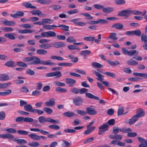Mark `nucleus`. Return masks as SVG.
<instances>
[{
  "label": "nucleus",
  "mask_w": 147,
  "mask_h": 147,
  "mask_svg": "<svg viewBox=\"0 0 147 147\" xmlns=\"http://www.w3.org/2000/svg\"><path fill=\"white\" fill-rule=\"evenodd\" d=\"M115 123V120L114 119H111L109 120L107 122H106L102 124L101 126L99 127L98 134L101 135L104 132L107 131L109 129V125H114Z\"/></svg>",
  "instance_id": "1"
},
{
  "label": "nucleus",
  "mask_w": 147,
  "mask_h": 147,
  "mask_svg": "<svg viewBox=\"0 0 147 147\" xmlns=\"http://www.w3.org/2000/svg\"><path fill=\"white\" fill-rule=\"evenodd\" d=\"M88 91V89L85 88H83L81 89H79V93L81 94L85 93L86 96L87 97L91 99L97 100H98L100 99L98 97L93 95L91 93L87 92Z\"/></svg>",
  "instance_id": "2"
},
{
  "label": "nucleus",
  "mask_w": 147,
  "mask_h": 147,
  "mask_svg": "<svg viewBox=\"0 0 147 147\" xmlns=\"http://www.w3.org/2000/svg\"><path fill=\"white\" fill-rule=\"evenodd\" d=\"M38 121L41 124H44L45 122H48L53 123H57L59 121L52 119L50 117L46 118L43 116H41L38 118Z\"/></svg>",
  "instance_id": "3"
},
{
  "label": "nucleus",
  "mask_w": 147,
  "mask_h": 147,
  "mask_svg": "<svg viewBox=\"0 0 147 147\" xmlns=\"http://www.w3.org/2000/svg\"><path fill=\"white\" fill-rule=\"evenodd\" d=\"M38 57L36 56H32L31 57H24L22 61L25 62L30 61L29 63V65H37V64L36 62L38 61Z\"/></svg>",
  "instance_id": "4"
},
{
  "label": "nucleus",
  "mask_w": 147,
  "mask_h": 147,
  "mask_svg": "<svg viewBox=\"0 0 147 147\" xmlns=\"http://www.w3.org/2000/svg\"><path fill=\"white\" fill-rule=\"evenodd\" d=\"M38 60L36 63L37 65L40 64L43 65H47L49 66H55L56 64L54 62H52L51 61L49 60L47 61H45L43 60H41L40 58L38 57Z\"/></svg>",
  "instance_id": "5"
},
{
  "label": "nucleus",
  "mask_w": 147,
  "mask_h": 147,
  "mask_svg": "<svg viewBox=\"0 0 147 147\" xmlns=\"http://www.w3.org/2000/svg\"><path fill=\"white\" fill-rule=\"evenodd\" d=\"M117 15L119 16L127 18L131 16L130 10L127 9L121 10L118 13Z\"/></svg>",
  "instance_id": "6"
},
{
  "label": "nucleus",
  "mask_w": 147,
  "mask_h": 147,
  "mask_svg": "<svg viewBox=\"0 0 147 147\" xmlns=\"http://www.w3.org/2000/svg\"><path fill=\"white\" fill-rule=\"evenodd\" d=\"M41 35L42 37H55L56 36L55 32L52 31H48L41 33Z\"/></svg>",
  "instance_id": "7"
},
{
  "label": "nucleus",
  "mask_w": 147,
  "mask_h": 147,
  "mask_svg": "<svg viewBox=\"0 0 147 147\" xmlns=\"http://www.w3.org/2000/svg\"><path fill=\"white\" fill-rule=\"evenodd\" d=\"M73 104L76 106H80L83 103V99L80 96H77L75 98H73Z\"/></svg>",
  "instance_id": "8"
},
{
  "label": "nucleus",
  "mask_w": 147,
  "mask_h": 147,
  "mask_svg": "<svg viewBox=\"0 0 147 147\" xmlns=\"http://www.w3.org/2000/svg\"><path fill=\"white\" fill-rule=\"evenodd\" d=\"M138 141L141 144H139L138 147H147V139L146 140L140 137H138Z\"/></svg>",
  "instance_id": "9"
},
{
  "label": "nucleus",
  "mask_w": 147,
  "mask_h": 147,
  "mask_svg": "<svg viewBox=\"0 0 147 147\" xmlns=\"http://www.w3.org/2000/svg\"><path fill=\"white\" fill-rule=\"evenodd\" d=\"M1 20L2 23L5 25L13 26L15 24V22H14L12 21H8L5 19L2 18Z\"/></svg>",
  "instance_id": "10"
},
{
  "label": "nucleus",
  "mask_w": 147,
  "mask_h": 147,
  "mask_svg": "<svg viewBox=\"0 0 147 147\" xmlns=\"http://www.w3.org/2000/svg\"><path fill=\"white\" fill-rule=\"evenodd\" d=\"M55 100L53 98L49 99L48 101L46 102L45 103V105L48 107H52L55 104Z\"/></svg>",
  "instance_id": "11"
},
{
  "label": "nucleus",
  "mask_w": 147,
  "mask_h": 147,
  "mask_svg": "<svg viewBox=\"0 0 147 147\" xmlns=\"http://www.w3.org/2000/svg\"><path fill=\"white\" fill-rule=\"evenodd\" d=\"M65 81L66 83L69 84V87H72L76 82L75 80L70 78H66Z\"/></svg>",
  "instance_id": "12"
},
{
  "label": "nucleus",
  "mask_w": 147,
  "mask_h": 147,
  "mask_svg": "<svg viewBox=\"0 0 147 147\" xmlns=\"http://www.w3.org/2000/svg\"><path fill=\"white\" fill-rule=\"evenodd\" d=\"M86 113L92 115H94L97 114V112L94 109L90 107H87L86 108Z\"/></svg>",
  "instance_id": "13"
},
{
  "label": "nucleus",
  "mask_w": 147,
  "mask_h": 147,
  "mask_svg": "<svg viewBox=\"0 0 147 147\" xmlns=\"http://www.w3.org/2000/svg\"><path fill=\"white\" fill-rule=\"evenodd\" d=\"M138 113L135 115L138 119L142 117H143L145 115V111L143 110L141 108L138 109L137 110Z\"/></svg>",
  "instance_id": "14"
},
{
  "label": "nucleus",
  "mask_w": 147,
  "mask_h": 147,
  "mask_svg": "<svg viewBox=\"0 0 147 147\" xmlns=\"http://www.w3.org/2000/svg\"><path fill=\"white\" fill-rule=\"evenodd\" d=\"M0 138L3 139H13L14 138V136L11 134L7 133L6 134H0Z\"/></svg>",
  "instance_id": "15"
},
{
  "label": "nucleus",
  "mask_w": 147,
  "mask_h": 147,
  "mask_svg": "<svg viewBox=\"0 0 147 147\" xmlns=\"http://www.w3.org/2000/svg\"><path fill=\"white\" fill-rule=\"evenodd\" d=\"M65 46V43L62 42H56L53 44V47L55 48H61Z\"/></svg>",
  "instance_id": "16"
},
{
  "label": "nucleus",
  "mask_w": 147,
  "mask_h": 147,
  "mask_svg": "<svg viewBox=\"0 0 147 147\" xmlns=\"http://www.w3.org/2000/svg\"><path fill=\"white\" fill-rule=\"evenodd\" d=\"M13 142H16L17 143L19 144H26L27 141L24 139H17L16 138H13Z\"/></svg>",
  "instance_id": "17"
},
{
  "label": "nucleus",
  "mask_w": 147,
  "mask_h": 147,
  "mask_svg": "<svg viewBox=\"0 0 147 147\" xmlns=\"http://www.w3.org/2000/svg\"><path fill=\"white\" fill-rule=\"evenodd\" d=\"M94 71L95 75L98 77L96 78V79L99 81L102 82L104 80V76L96 71Z\"/></svg>",
  "instance_id": "18"
},
{
  "label": "nucleus",
  "mask_w": 147,
  "mask_h": 147,
  "mask_svg": "<svg viewBox=\"0 0 147 147\" xmlns=\"http://www.w3.org/2000/svg\"><path fill=\"white\" fill-rule=\"evenodd\" d=\"M25 111L32 112L33 109L32 106L30 104H27L25 105L24 107Z\"/></svg>",
  "instance_id": "19"
},
{
  "label": "nucleus",
  "mask_w": 147,
  "mask_h": 147,
  "mask_svg": "<svg viewBox=\"0 0 147 147\" xmlns=\"http://www.w3.org/2000/svg\"><path fill=\"white\" fill-rule=\"evenodd\" d=\"M133 74L135 76L142 77L145 79H146L147 78V73L146 74L134 72Z\"/></svg>",
  "instance_id": "20"
},
{
  "label": "nucleus",
  "mask_w": 147,
  "mask_h": 147,
  "mask_svg": "<svg viewBox=\"0 0 147 147\" xmlns=\"http://www.w3.org/2000/svg\"><path fill=\"white\" fill-rule=\"evenodd\" d=\"M14 34L12 33H7L4 34V36L5 37L11 40H14L15 39L16 37L15 36L13 35Z\"/></svg>",
  "instance_id": "21"
},
{
  "label": "nucleus",
  "mask_w": 147,
  "mask_h": 147,
  "mask_svg": "<svg viewBox=\"0 0 147 147\" xmlns=\"http://www.w3.org/2000/svg\"><path fill=\"white\" fill-rule=\"evenodd\" d=\"M28 137L31 139L35 140H40V136L35 134H29Z\"/></svg>",
  "instance_id": "22"
},
{
  "label": "nucleus",
  "mask_w": 147,
  "mask_h": 147,
  "mask_svg": "<svg viewBox=\"0 0 147 147\" xmlns=\"http://www.w3.org/2000/svg\"><path fill=\"white\" fill-rule=\"evenodd\" d=\"M10 77L6 74H1L0 75V81H5L8 80Z\"/></svg>",
  "instance_id": "23"
},
{
  "label": "nucleus",
  "mask_w": 147,
  "mask_h": 147,
  "mask_svg": "<svg viewBox=\"0 0 147 147\" xmlns=\"http://www.w3.org/2000/svg\"><path fill=\"white\" fill-rule=\"evenodd\" d=\"M5 65L10 67H13L16 66V64L15 62L10 61L6 62Z\"/></svg>",
  "instance_id": "24"
},
{
  "label": "nucleus",
  "mask_w": 147,
  "mask_h": 147,
  "mask_svg": "<svg viewBox=\"0 0 147 147\" xmlns=\"http://www.w3.org/2000/svg\"><path fill=\"white\" fill-rule=\"evenodd\" d=\"M123 25L120 23H117L113 25L111 27L112 28H115L116 29L121 30L123 27Z\"/></svg>",
  "instance_id": "25"
},
{
  "label": "nucleus",
  "mask_w": 147,
  "mask_h": 147,
  "mask_svg": "<svg viewBox=\"0 0 147 147\" xmlns=\"http://www.w3.org/2000/svg\"><path fill=\"white\" fill-rule=\"evenodd\" d=\"M39 47L43 49H49L51 48L52 46L50 44L46 43L40 44L39 45Z\"/></svg>",
  "instance_id": "26"
},
{
  "label": "nucleus",
  "mask_w": 147,
  "mask_h": 147,
  "mask_svg": "<svg viewBox=\"0 0 147 147\" xmlns=\"http://www.w3.org/2000/svg\"><path fill=\"white\" fill-rule=\"evenodd\" d=\"M137 117L135 115L133 116L131 118H130L129 122V123L130 125H131L134 123L138 119Z\"/></svg>",
  "instance_id": "27"
},
{
  "label": "nucleus",
  "mask_w": 147,
  "mask_h": 147,
  "mask_svg": "<svg viewBox=\"0 0 147 147\" xmlns=\"http://www.w3.org/2000/svg\"><path fill=\"white\" fill-rule=\"evenodd\" d=\"M0 29L1 30L6 32H12L13 30V29L10 27H1Z\"/></svg>",
  "instance_id": "28"
},
{
  "label": "nucleus",
  "mask_w": 147,
  "mask_h": 147,
  "mask_svg": "<svg viewBox=\"0 0 147 147\" xmlns=\"http://www.w3.org/2000/svg\"><path fill=\"white\" fill-rule=\"evenodd\" d=\"M34 30L30 29H24L23 30H19L18 32L20 34L31 33Z\"/></svg>",
  "instance_id": "29"
},
{
  "label": "nucleus",
  "mask_w": 147,
  "mask_h": 147,
  "mask_svg": "<svg viewBox=\"0 0 147 147\" xmlns=\"http://www.w3.org/2000/svg\"><path fill=\"white\" fill-rule=\"evenodd\" d=\"M30 12L33 15H37L39 16H40L42 14V11L38 10H33Z\"/></svg>",
  "instance_id": "30"
},
{
  "label": "nucleus",
  "mask_w": 147,
  "mask_h": 147,
  "mask_svg": "<svg viewBox=\"0 0 147 147\" xmlns=\"http://www.w3.org/2000/svg\"><path fill=\"white\" fill-rule=\"evenodd\" d=\"M113 8L110 7H107L105 8L104 7L102 9V11L105 13H110L113 11Z\"/></svg>",
  "instance_id": "31"
},
{
  "label": "nucleus",
  "mask_w": 147,
  "mask_h": 147,
  "mask_svg": "<svg viewBox=\"0 0 147 147\" xmlns=\"http://www.w3.org/2000/svg\"><path fill=\"white\" fill-rule=\"evenodd\" d=\"M63 115L66 117H71L75 115V113L73 112L68 111L64 113Z\"/></svg>",
  "instance_id": "32"
},
{
  "label": "nucleus",
  "mask_w": 147,
  "mask_h": 147,
  "mask_svg": "<svg viewBox=\"0 0 147 147\" xmlns=\"http://www.w3.org/2000/svg\"><path fill=\"white\" fill-rule=\"evenodd\" d=\"M32 113H34L37 114L38 115H41L44 113V111L38 109H33Z\"/></svg>",
  "instance_id": "33"
},
{
  "label": "nucleus",
  "mask_w": 147,
  "mask_h": 147,
  "mask_svg": "<svg viewBox=\"0 0 147 147\" xmlns=\"http://www.w3.org/2000/svg\"><path fill=\"white\" fill-rule=\"evenodd\" d=\"M131 15L132 14L134 15H141L142 12L136 9L130 10Z\"/></svg>",
  "instance_id": "34"
},
{
  "label": "nucleus",
  "mask_w": 147,
  "mask_h": 147,
  "mask_svg": "<svg viewBox=\"0 0 147 147\" xmlns=\"http://www.w3.org/2000/svg\"><path fill=\"white\" fill-rule=\"evenodd\" d=\"M107 61L109 64L112 66H116L120 64L119 61H115V62H114L110 60H107Z\"/></svg>",
  "instance_id": "35"
},
{
  "label": "nucleus",
  "mask_w": 147,
  "mask_h": 147,
  "mask_svg": "<svg viewBox=\"0 0 147 147\" xmlns=\"http://www.w3.org/2000/svg\"><path fill=\"white\" fill-rule=\"evenodd\" d=\"M47 53V51L43 49H39L36 51V53L40 55H45Z\"/></svg>",
  "instance_id": "36"
},
{
  "label": "nucleus",
  "mask_w": 147,
  "mask_h": 147,
  "mask_svg": "<svg viewBox=\"0 0 147 147\" xmlns=\"http://www.w3.org/2000/svg\"><path fill=\"white\" fill-rule=\"evenodd\" d=\"M62 141L63 142L61 144L62 147H69L71 145V143L65 140H63Z\"/></svg>",
  "instance_id": "37"
},
{
  "label": "nucleus",
  "mask_w": 147,
  "mask_h": 147,
  "mask_svg": "<svg viewBox=\"0 0 147 147\" xmlns=\"http://www.w3.org/2000/svg\"><path fill=\"white\" fill-rule=\"evenodd\" d=\"M92 65V67H95L96 68H102L103 67V65H101L100 63L95 62H92L91 63Z\"/></svg>",
  "instance_id": "38"
},
{
  "label": "nucleus",
  "mask_w": 147,
  "mask_h": 147,
  "mask_svg": "<svg viewBox=\"0 0 147 147\" xmlns=\"http://www.w3.org/2000/svg\"><path fill=\"white\" fill-rule=\"evenodd\" d=\"M127 63L128 65H137L138 64V62L132 59H130L127 61Z\"/></svg>",
  "instance_id": "39"
},
{
  "label": "nucleus",
  "mask_w": 147,
  "mask_h": 147,
  "mask_svg": "<svg viewBox=\"0 0 147 147\" xmlns=\"http://www.w3.org/2000/svg\"><path fill=\"white\" fill-rule=\"evenodd\" d=\"M98 23L100 24H108L109 22L106 19H99L97 20Z\"/></svg>",
  "instance_id": "40"
},
{
  "label": "nucleus",
  "mask_w": 147,
  "mask_h": 147,
  "mask_svg": "<svg viewBox=\"0 0 147 147\" xmlns=\"http://www.w3.org/2000/svg\"><path fill=\"white\" fill-rule=\"evenodd\" d=\"M124 111V107H123L122 106L121 107H119L117 111V115L119 116L123 115Z\"/></svg>",
  "instance_id": "41"
},
{
  "label": "nucleus",
  "mask_w": 147,
  "mask_h": 147,
  "mask_svg": "<svg viewBox=\"0 0 147 147\" xmlns=\"http://www.w3.org/2000/svg\"><path fill=\"white\" fill-rule=\"evenodd\" d=\"M55 90L56 91L62 93L65 92L67 91V89L66 88H62L60 86L56 88Z\"/></svg>",
  "instance_id": "42"
},
{
  "label": "nucleus",
  "mask_w": 147,
  "mask_h": 147,
  "mask_svg": "<svg viewBox=\"0 0 147 147\" xmlns=\"http://www.w3.org/2000/svg\"><path fill=\"white\" fill-rule=\"evenodd\" d=\"M68 57L71 59V61L74 63L77 62L78 60V58L77 57H75L74 55H68Z\"/></svg>",
  "instance_id": "43"
},
{
  "label": "nucleus",
  "mask_w": 147,
  "mask_h": 147,
  "mask_svg": "<svg viewBox=\"0 0 147 147\" xmlns=\"http://www.w3.org/2000/svg\"><path fill=\"white\" fill-rule=\"evenodd\" d=\"M43 110L44 111L46 112L49 115H50L53 112V110L51 108L48 107H44L43 108Z\"/></svg>",
  "instance_id": "44"
},
{
  "label": "nucleus",
  "mask_w": 147,
  "mask_h": 147,
  "mask_svg": "<svg viewBox=\"0 0 147 147\" xmlns=\"http://www.w3.org/2000/svg\"><path fill=\"white\" fill-rule=\"evenodd\" d=\"M138 54V52L137 51L135 50H132L129 51L128 56L130 57H132L136 54L137 55Z\"/></svg>",
  "instance_id": "45"
},
{
  "label": "nucleus",
  "mask_w": 147,
  "mask_h": 147,
  "mask_svg": "<svg viewBox=\"0 0 147 147\" xmlns=\"http://www.w3.org/2000/svg\"><path fill=\"white\" fill-rule=\"evenodd\" d=\"M16 64L18 66L22 67H26L28 66L27 64L22 61L17 62Z\"/></svg>",
  "instance_id": "46"
},
{
  "label": "nucleus",
  "mask_w": 147,
  "mask_h": 147,
  "mask_svg": "<svg viewBox=\"0 0 147 147\" xmlns=\"http://www.w3.org/2000/svg\"><path fill=\"white\" fill-rule=\"evenodd\" d=\"M119 131H120L123 133H127L129 132H131L132 130L131 129L128 128L126 129H125L123 128L122 129L119 128Z\"/></svg>",
  "instance_id": "47"
},
{
  "label": "nucleus",
  "mask_w": 147,
  "mask_h": 147,
  "mask_svg": "<svg viewBox=\"0 0 147 147\" xmlns=\"http://www.w3.org/2000/svg\"><path fill=\"white\" fill-rule=\"evenodd\" d=\"M91 53V51L88 50H83L81 51L80 55L82 56L88 55Z\"/></svg>",
  "instance_id": "48"
},
{
  "label": "nucleus",
  "mask_w": 147,
  "mask_h": 147,
  "mask_svg": "<svg viewBox=\"0 0 147 147\" xmlns=\"http://www.w3.org/2000/svg\"><path fill=\"white\" fill-rule=\"evenodd\" d=\"M133 32L134 36H140L141 35V31L139 29L133 30Z\"/></svg>",
  "instance_id": "49"
},
{
  "label": "nucleus",
  "mask_w": 147,
  "mask_h": 147,
  "mask_svg": "<svg viewBox=\"0 0 147 147\" xmlns=\"http://www.w3.org/2000/svg\"><path fill=\"white\" fill-rule=\"evenodd\" d=\"M12 92L11 90L8 89L6 90V92H0V95L5 96L9 94Z\"/></svg>",
  "instance_id": "50"
},
{
  "label": "nucleus",
  "mask_w": 147,
  "mask_h": 147,
  "mask_svg": "<svg viewBox=\"0 0 147 147\" xmlns=\"http://www.w3.org/2000/svg\"><path fill=\"white\" fill-rule=\"evenodd\" d=\"M66 40L67 42L69 43H72L75 42L76 40L73 36L69 37L66 39Z\"/></svg>",
  "instance_id": "51"
},
{
  "label": "nucleus",
  "mask_w": 147,
  "mask_h": 147,
  "mask_svg": "<svg viewBox=\"0 0 147 147\" xmlns=\"http://www.w3.org/2000/svg\"><path fill=\"white\" fill-rule=\"evenodd\" d=\"M59 27L61 28V29L63 30L68 31L69 30V26H68L61 24L59 25Z\"/></svg>",
  "instance_id": "52"
},
{
  "label": "nucleus",
  "mask_w": 147,
  "mask_h": 147,
  "mask_svg": "<svg viewBox=\"0 0 147 147\" xmlns=\"http://www.w3.org/2000/svg\"><path fill=\"white\" fill-rule=\"evenodd\" d=\"M142 79V78H141L137 77L134 78H130L128 79L129 81L133 82H137Z\"/></svg>",
  "instance_id": "53"
},
{
  "label": "nucleus",
  "mask_w": 147,
  "mask_h": 147,
  "mask_svg": "<svg viewBox=\"0 0 147 147\" xmlns=\"http://www.w3.org/2000/svg\"><path fill=\"white\" fill-rule=\"evenodd\" d=\"M3 131H6L9 133H15L16 132V130L13 128H9L5 130H3Z\"/></svg>",
  "instance_id": "54"
},
{
  "label": "nucleus",
  "mask_w": 147,
  "mask_h": 147,
  "mask_svg": "<svg viewBox=\"0 0 147 147\" xmlns=\"http://www.w3.org/2000/svg\"><path fill=\"white\" fill-rule=\"evenodd\" d=\"M28 145L32 147H38L40 145L37 142H29L28 144Z\"/></svg>",
  "instance_id": "55"
},
{
  "label": "nucleus",
  "mask_w": 147,
  "mask_h": 147,
  "mask_svg": "<svg viewBox=\"0 0 147 147\" xmlns=\"http://www.w3.org/2000/svg\"><path fill=\"white\" fill-rule=\"evenodd\" d=\"M76 131L75 129L69 128H65L64 130V132L65 133H74Z\"/></svg>",
  "instance_id": "56"
},
{
  "label": "nucleus",
  "mask_w": 147,
  "mask_h": 147,
  "mask_svg": "<svg viewBox=\"0 0 147 147\" xmlns=\"http://www.w3.org/2000/svg\"><path fill=\"white\" fill-rule=\"evenodd\" d=\"M79 88L76 87H73L70 89V91L75 94H77L79 93Z\"/></svg>",
  "instance_id": "57"
},
{
  "label": "nucleus",
  "mask_w": 147,
  "mask_h": 147,
  "mask_svg": "<svg viewBox=\"0 0 147 147\" xmlns=\"http://www.w3.org/2000/svg\"><path fill=\"white\" fill-rule=\"evenodd\" d=\"M115 3L117 5H122L125 3V1L124 0H115Z\"/></svg>",
  "instance_id": "58"
},
{
  "label": "nucleus",
  "mask_w": 147,
  "mask_h": 147,
  "mask_svg": "<svg viewBox=\"0 0 147 147\" xmlns=\"http://www.w3.org/2000/svg\"><path fill=\"white\" fill-rule=\"evenodd\" d=\"M17 133L20 135H27L28 134L29 132L25 130H19L17 131Z\"/></svg>",
  "instance_id": "59"
},
{
  "label": "nucleus",
  "mask_w": 147,
  "mask_h": 147,
  "mask_svg": "<svg viewBox=\"0 0 147 147\" xmlns=\"http://www.w3.org/2000/svg\"><path fill=\"white\" fill-rule=\"evenodd\" d=\"M116 34L115 33H112L110 35L109 38L112 40H117L118 38L116 36Z\"/></svg>",
  "instance_id": "60"
},
{
  "label": "nucleus",
  "mask_w": 147,
  "mask_h": 147,
  "mask_svg": "<svg viewBox=\"0 0 147 147\" xmlns=\"http://www.w3.org/2000/svg\"><path fill=\"white\" fill-rule=\"evenodd\" d=\"M54 76H56V78H58L61 76L62 74L60 71H56L53 72Z\"/></svg>",
  "instance_id": "61"
},
{
  "label": "nucleus",
  "mask_w": 147,
  "mask_h": 147,
  "mask_svg": "<svg viewBox=\"0 0 147 147\" xmlns=\"http://www.w3.org/2000/svg\"><path fill=\"white\" fill-rule=\"evenodd\" d=\"M48 127L49 128L52 129H59L60 128V127L57 125L53 124L49 125Z\"/></svg>",
  "instance_id": "62"
},
{
  "label": "nucleus",
  "mask_w": 147,
  "mask_h": 147,
  "mask_svg": "<svg viewBox=\"0 0 147 147\" xmlns=\"http://www.w3.org/2000/svg\"><path fill=\"white\" fill-rule=\"evenodd\" d=\"M141 40L144 43H147V36L146 34H142L141 36Z\"/></svg>",
  "instance_id": "63"
},
{
  "label": "nucleus",
  "mask_w": 147,
  "mask_h": 147,
  "mask_svg": "<svg viewBox=\"0 0 147 147\" xmlns=\"http://www.w3.org/2000/svg\"><path fill=\"white\" fill-rule=\"evenodd\" d=\"M42 22L43 23V25L44 23H47L50 24L52 22L51 20L50 19L47 18L42 19Z\"/></svg>",
  "instance_id": "64"
}]
</instances>
